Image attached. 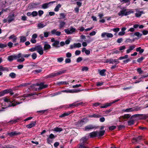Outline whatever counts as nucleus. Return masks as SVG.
Wrapping results in <instances>:
<instances>
[{
    "instance_id": "nucleus-55",
    "label": "nucleus",
    "mask_w": 148,
    "mask_h": 148,
    "mask_svg": "<svg viewBox=\"0 0 148 148\" xmlns=\"http://www.w3.org/2000/svg\"><path fill=\"white\" fill-rule=\"evenodd\" d=\"M23 57H21V58H19L17 59V61L18 62H22L25 61V59L23 58Z\"/></svg>"
},
{
    "instance_id": "nucleus-48",
    "label": "nucleus",
    "mask_w": 148,
    "mask_h": 148,
    "mask_svg": "<svg viewBox=\"0 0 148 148\" xmlns=\"http://www.w3.org/2000/svg\"><path fill=\"white\" fill-rule=\"evenodd\" d=\"M116 128V126L114 125L109 126V129L111 131L114 130Z\"/></svg>"
},
{
    "instance_id": "nucleus-61",
    "label": "nucleus",
    "mask_w": 148,
    "mask_h": 148,
    "mask_svg": "<svg viewBox=\"0 0 148 148\" xmlns=\"http://www.w3.org/2000/svg\"><path fill=\"white\" fill-rule=\"evenodd\" d=\"M7 47V45L3 43H0V48H3Z\"/></svg>"
},
{
    "instance_id": "nucleus-12",
    "label": "nucleus",
    "mask_w": 148,
    "mask_h": 148,
    "mask_svg": "<svg viewBox=\"0 0 148 148\" xmlns=\"http://www.w3.org/2000/svg\"><path fill=\"white\" fill-rule=\"evenodd\" d=\"M71 90H69L68 89L67 90H63L57 92L53 94H52V95H53V96H55L56 95L61 94H62V92H65L68 93H69V92H71Z\"/></svg>"
},
{
    "instance_id": "nucleus-18",
    "label": "nucleus",
    "mask_w": 148,
    "mask_h": 148,
    "mask_svg": "<svg viewBox=\"0 0 148 148\" xmlns=\"http://www.w3.org/2000/svg\"><path fill=\"white\" fill-rule=\"evenodd\" d=\"M10 90H4L0 92V97L4 96L5 94L10 92Z\"/></svg>"
},
{
    "instance_id": "nucleus-45",
    "label": "nucleus",
    "mask_w": 148,
    "mask_h": 148,
    "mask_svg": "<svg viewBox=\"0 0 148 148\" xmlns=\"http://www.w3.org/2000/svg\"><path fill=\"white\" fill-rule=\"evenodd\" d=\"M6 148H17L16 146L11 145H6Z\"/></svg>"
},
{
    "instance_id": "nucleus-37",
    "label": "nucleus",
    "mask_w": 148,
    "mask_h": 148,
    "mask_svg": "<svg viewBox=\"0 0 148 148\" xmlns=\"http://www.w3.org/2000/svg\"><path fill=\"white\" fill-rule=\"evenodd\" d=\"M105 132V130H103L98 132V136L100 137L103 136Z\"/></svg>"
},
{
    "instance_id": "nucleus-63",
    "label": "nucleus",
    "mask_w": 148,
    "mask_h": 148,
    "mask_svg": "<svg viewBox=\"0 0 148 148\" xmlns=\"http://www.w3.org/2000/svg\"><path fill=\"white\" fill-rule=\"evenodd\" d=\"M112 30L114 32L117 33L120 30V28H116L113 29Z\"/></svg>"
},
{
    "instance_id": "nucleus-43",
    "label": "nucleus",
    "mask_w": 148,
    "mask_h": 148,
    "mask_svg": "<svg viewBox=\"0 0 148 148\" xmlns=\"http://www.w3.org/2000/svg\"><path fill=\"white\" fill-rule=\"evenodd\" d=\"M134 111V110L132 108H128L124 110V111L126 112H133Z\"/></svg>"
},
{
    "instance_id": "nucleus-50",
    "label": "nucleus",
    "mask_w": 148,
    "mask_h": 148,
    "mask_svg": "<svg viewBox=\"0 0 148 148\" xmlns=\"http://www.w3.org/2000/svg\"><path fill=\"white\" fill-rule=\"evenodd\" d=\"M8 68L6 67H3L2 66H0V71H7Z\"/></svg>"
},
{
    "instance_id": "nucleus-3",
    "label": "nucleus",
    "mask_w": 148,
    "mask_h": 148,
    "mask_svg": "<svg viewBox=\"0 0 148 148\" xmlns=\"http://www.w3.org/2000/svg\"><path fill=\"white\" fill-rule=\"evenodd\" d=\"M21 56L22 54L19 53L17 55H11L8 56V59L10 62H11L14 60L21 58Z\"/></svg>"
},
{
    "instance_id": "nucleus-25",
    "label": "nucleus",
    "mask_w": 148,
    "mask_h": 148,
    "mask_svg": "<svg viewBox=\"0 0 148 148\" xmlns=\"http://www.w3.org/2000/svg\"><path fill=\"white\" fill-rule=\"evenodd\" d=\"M106 71V70L105 69H103L100 70L99 72V73L100 75L102 76H105L106 75L105 73V72Z\"/></svg>"
},
{
    "instance_id": "nucleus-28",
    "label": "nucleus",
    "mask_w": 148,
    "mask_h": 148,
    "mask_svg": "<svg viewBox=\"0 0 148 148\" xmlns=\"http://www.w3.org/2000/svg\"><path fill=\"white\" fill-rule=\"evenodd\" d=\"M69 84V82H66V81L60 82H58L57 83V84L59 86L61 85H68Z\"/></svg>"
},
{
    "instance_id": "nucleus-29",
    "label": "nucleus",
    "mask_w": 148,
    "mask_h": 148,
    "mask_svg": "<svg viewBox=\"0 0 148 148\" xmlns=\"http://www.w3.org/2000/svg\"><path fill=\"white\" fill-rule=\"evenodd\" d=\"M101 116L99 114H93L92 115H91L89 116V117L92 118V117H94V118H99Z\"/></svg>"
},
{
    "instance_id": "nucleus-35",
    "label": "nucleus",
    "mask_w": 148,
    "mask_h": 148,
    "mask_svg": "<svg viewBox=\"0 0 148 148\" xmlns=\"http://www.w3.org/2000/svg\"><path fill=\"white\" fill-rule=\"evenodd\" d=\"M134 121L133 120H130L127 121L128 124L129 126H131L134 125Z\"/></svg>"
},
{
    "instance_id": "nucleus-1",
    "label": "nucleus",
    "mask_w": 148,
    "mask_h": 148,
    "mask_svg": "<svg viewBox=\"0 0 148 148\" xmlns=\"http://www.w3.org/2000/svg\"><path fill=\"white\" fill-rule=\"evenodd\" d=\"M121 9L122 10L118 13L119 16H127L134 12L131 9L130 10L125 8H123Z\"/></svg>"
},
{
    "instance_id": "nucleus-51",
    "label": "nucleus",
    "mask_w": 148,
    "mask_h": 148,
    "mask_svg": "<svg viewBox=\"0 0 148 148\" xmlns=\"http://www.w3.org/2000/svg\"><path fill=\"white\" fill-rule=\"evenodd\" d=\"M128 57V55L127 54H126L124 56H121L119 58V59L120 60H121L123 59H127Z\"/></svg>"
},
{
    "instance_id": "nucleus-47",
    "label": "nucleus",
    "mask_w": 148,
    "mask_h": 148,
    "mask_svg": "<svg viewBox=\"0 0 148 148\" xmlns=\"http://www.w3.org/2000/svg\"><path fill=\"white\" fill-rule=\"evenodd\" d=\"M74 44L75 45V48H79L81 47V45L80 43H74Z\"/></svg>"
},
{
    "instance_id": "nucleus-59",
    "label": "nucleus",
    "mask_w": 148,
    "mask_h": 148,
    "mask_svg": "<svg viewBox=\"0 0 148 148\" xmlns=\"http://www.w3.org/2000/svg\"><path fill=\"white\" fill-rule=\"evenodd\" d=\"M58 62H61L64 60V59L62 57L58 58L57 59Z\"/></svg>"
},
{
    "instance_id": "nucleus-41",
    "label": "nucleus",
    "mask_w": 148,
    "mask_h": 148,
    "mask_svg": "<svg viewBox=\"0 0 148 148\" xmlns=\"http://www.w3.org/2000/svg\"><path fill=\"white\" fill-rule=\"evenodd\" d=\"M9 76L12 78H14L16 77V74L15 73L12 72L10 74Z\"/></svg>"
},
{
    "instance_id": "nucleus-26",
    "label": "nucleus",
    "mask_w": 148,
    "mask_h": 148,
    "mask_svg": "<svg viewBox=\"0 0 148 148\" xmlns=\"http://www.w3.org/2000/svg\"><path fill=\"white\" fill-rule=\"evenodd\" d=\"M20 43L24 42L26 41L27 40L26 37L23 36H21L20 37Z\"/></svg>"
},
{
    "instance_id": "nucleus-54",
    "label": "nucleus",
    "mask_w": 148,
    "mask_h": 148,
    "mask_svg": "<svg viewBox=\"0 0 148 148\" xmlns=\"http://www.w3.org/2000/svg\"><path fill=\"white\" fill-rule=\"evenodd\" d=\"M38 15V12L36 11H34L32 13V15L33 17L37 16Z\"/></svg>"
},
{
    "instance_id": "nucleus-42",
    "label": "nucleus",
    "mask_w": 148,
    "mask_h": 148,
    "mask_svg": "<svg viewBox=\"0 0 148 148\" xmlns=\"http://www.w3.org/2000/svg\"><path fill=\"white\" fill-rule=\"evenodd\" d=\"M45 25H44L43 24L41 23H38V25L37 27L39 28H42L44 27Z\"/></svg>"
},
{
    "instance_id": "nucleus-10",
    "label": "nucleus",
    "mask_w": 148,
    "mask_h": 148,
    "mask_svg": "<svg viewBox=\"0 0 148 148\" xmlns=\"http://www.w3.org/2000/svg\"><path fill=\"white\" fill-rule=\"evenodd\" d=\"M120 100V99H118L117 100H114L112 102L110 103H108L105 104H104V106H100V108H106L109 106H110L112 104H113L116 102H118Z\"/></svg>"
},
{
    "instance_id": "nucleus-39",
    "label": "nucleus",
    "mask_w": 148,
    "mask_h": 148,
    "mask_svg": "<svg viewBox=\"0 0 148 148\" xmlns=\"http://www.w3.org/2000/svg\"><path fill=\"white\" fill-rule=\"evenodd\" d=\"M61 7V5L59 4L57 5L55 7L54 9V11L55 12H58L59 10V9Z\"/></svg>"
},
{
    "instance_id": "nucleus-44",
    "label": "nucleus",
    "mask_w": 148,
    "mask_h": 148,
    "mask_svg": "<svg viewBox=\"0 0 148 148\" xmlns=\"http://www.w3.org/2000/svg\"><path fill=\"white\" fill-rule=\"evenodd\" d=\"M32 58L33 60H35L37 57V55L36 53H34L31 55Z\"/></svg>"
},
{
    "instance_id": "nucleus-22",
    "label": "nucleus",
    "mask_w": 148,
    "mask_h": 148,
    "mask_svg": "<svg viewBox=\"0 0 148 148\" xmlns=\"http://www.w3.org/2000/svg\"><path fill=\"white\" fill-rule=\"evenodd\" d=\"M60 42L59 41L56 40L52 44V45L54 47L58 48L60 47V46L58 45L59 44Z\"/></svg>"
},
{
    "instance_id": "nucleus-20",
    "label": "nucleus",
    "mask_w": 148,
    "mask_h": 148,
    "mask_svg": "<svg viewBox=\"0 0 148 148\" xmlns=\"http://www.w3.org/2000/svg\"><path fill=\"white\" fill-rule=\"evenodd\" d=\"M145 139L144 138V137L142 136H139L136 138H133V140H134L136 142H138L139 140H144Z\"/></svg>"
},
{
    "instance_id": "nucleus-57",
    "label": "nucleus",
    "mask_w": 148,
    "mask_h": 148,
    "mask_svg": "<svg viewBox=\"0 0 148 148\" xmlns=\"http://www.w3.org/2000/svg\"><path fill=\"white\" fill-rule=\"evenodd\" d=\"M144 58H145L143 57H141V58H138L137 60V61L138 62L140 63L143 60Z\"/></svg>"
},
{
    "instance_id": "nucleus-7",
    "label": "nucleus",
    "mask_w": 148,
    "mask_h": 148,
    "mask_svg": "<svg viewBox=\"0 0 148 148\" xmlns=\"http://www.w3.org/2000/svg\"><path fill=\"white\" fill-rule=\"evenodd\" d=\"M97 127L92 124H89L85 127L84 129L85 131H89L94 129H97Z\"/></svg>"
},
{
    "instance_id": "nucleus-4",
    "label": "nucleus",
    "mask_w": 148,
    "mask_h": 148,
    "mask_svg": "<svg viewBox=\"0 0 148 148\" xmlns=\"http://www.w3.org/2000/svg\"><path fill=\"white\" fill-rule=\"evenodd\" d=\"M76 102H75L68 105L62 106H61V107L62 108H64L65 109L68 108L73 109L75 107H77Z\"/></svg>"
},
{
    "instance_id": "nucleus-17",
    "label": "nucleus",
    "mask_w": 148,
    "mask_h": 148,
    "mask_svg": "<svg viewBox=\"0 0 148 148\" xmlns=\"http://www.w3.org/2000/svg\"><path fill=\"white\" fill-rule=\"evenodd\" d=\"M51 33L52 34H56V36H60L61 34V32L59 31H56V30L54 29L52 30Z\"/></svg>"
},
{
    "instance_id": "nucleus-64",
    "label": "nucleus",
    "mask_w": 148,
    "mask_h": 148,
    "mask_svg": "<svg viewBox=\"0 0 148 148\" xmlns=\"http://www.w3.org/2000/svg\"><path fill=\"white\" fill-rule=\"evenodd\" d=\"M137 71L140 74H141L143 72V71L141 70V68H138L137 69Z\"/></svg>"
},
{
    "instance_id": "nucleus-58",
    "label": "nucleus",
    "mask_w": 148,
    "mask_h": 148,
    "mask_svg": "<svg viewBox=\"0 0 148 148\" xmlns=\"http://www.w3.org/2000/svg\"><path fill=\"white\" fill-rule=\"evenodd\" d=\"M43 82H41L40 83H36L35 84H34L33 85L35 86H39V87H41V86H42Z\"/></svg>"
},
{
    "instance_id": "nucleus-27",
    "label": "nucleus",
    "mask_w": 148,
    "mask_h": 148,
    "mask_svg": "<svg viewBox=\"0 0 148 148\" xmlns=\"http://www.w3.org/2000/svg\"><path fill=\"white\" fill-rule=\"evenodd\" d=\"M40 3H33L29 4L30 7L32 8H36V6L39 5Z\"/></svg>"
},
{
    "instance_id": "nucleus-46",
    "label": "nucleus",
    "mask_w": 148,
    "mask_h": 148,
    "mask_svg": "<svg viewBox=\"0 0 148 148\" xmlns=\"http://www.w3.org/2000/svg\"><path fill=\"white\" fill-rule=\"evenodd\" d=\"M66 16V15L63 13H61L60 14V16L61 19H63L65 18Z\"/></svg>"
},
{
    "instance_id": "nucleus-30",
    "label": "nucleus",
    "mask_w": 148,
    "mask_h": 148,
    "mask_svg": "<svg viewBox=\"0 0 148 148\" xmlns=\"http://www.w3.org/2000/svg\"><path fill=\"white\" fill-rule=\"evenodd\" d=\"M48 85L47 84H45L44 85V83L43 82L42 86H41V87H39L38 88V90H40L44 88H47L48 87Z\"/></svg>"
},
{
    "instance_id": "nucleus-52",
    "label": "nucleus",
    "mask_w": 148,
    "mask_h": 148,
    "mask_svg": "<svg viewBox=\"0 0 148 148\" xmlns=\"http://www.w3.org/2000/svg\"><path fill=\"white\" fill-rule=\"evenodd\" d=\"M31 56V54H22L21 57H23L25 58H28Z\"/></svg>"
},
{
    "instance_id": "nucleus-33",
    "label": "nucleus",
    "mask_w": 148,
    "mask_h": 148,
    "mask_svg": "<svg viewBox=\"0 0 148 148\" xmlns=\"http://www.w3.org/2000/svg\"><path fill=\"white\" fill-rule=\"evenodd\" d=\"M20 119L18 118H17L15 120H10L9 123H10V124H15L16 123L18 122V120H19Z\"/></svg>"
},
{
    "instance_id": "nucleus-23",
    "label": "nucleus",
    "mask_w": 148,
    "mask_h": 148,
    "mask_svg": "<svg viewBox=\"0 0 148 148\" xmlns=\"http://www.w3.org/2000/svg\"><path fill=\"white\" fill-rule=\"evenodd\" d=\"M52 130L57 132H60L62 131L63 130V129L61 128L56 127L54 128L53 130Z\"/></svg>"
},
{
    "instance_id": "nucleus-5",
    "label": "nucleus",
    "mask_w": 148,
    "mask_h": 148,
    "mask_svg": "<svg viewBox=\"0 0 148 148\" xmlns=\"http://www.w3.org/2000/svg\"><path fill=\"white\" fill-rule=\"evenodd\" d=\"M88 139L87 137H85L82 138L80 140L81 143L79 147V148H83L84 147V145L86 143Z\"/></svg>"
},
{
    "instance_id": "nucleus-8",
    "label": "nucleus",
    "mask_w": 148,
    "mask_h": 148,
    "mask_svg": "<svg viewBox=\"0 0 148 148\" xmlns=\"http://www.w3.org/2000/svg\"><path fill=\"white\" fill-rule=\"evenodd\" d=\"M21 134V133L20 132L15 131L11 132H8L7 133V135H8L10 137H13L14 136L20 135Z\"/></svg>"
},
{
    "instance_id": "nucleus-32",
    "label": "nucleus",
    "mask_w": 148,
    "mask_h": 148,
    "mask_svg": "<svg viewBox=\"0 0 148 148\" xmlns=\"http://www.w3.org/2000/svg\"><path fill=\"white\" fill-rule=\"evenodd\" d=\"M22 103V101L20 102L16 101V104H15L14 103H12V104L8 105V107H12V106L14 107V106H16V105H17L19 104Z\"/></svg>"
},
{
    "instance_id": "nucleus-19",
    "label": "nucleus",
    "mask_w": 148,
    "mask_h": 148,
    "mask_svg": "<svg viewBox=\"0 0 148 148\" xmlns=\"http://www.w3.org/2000/svg\"><path fill=\"white\" fill-rule=\"evenodd\" d=\"M54 2L53 1L50 2L49 3H46L43 4L42 5V8L43 9H46L48 8L49 7V5L51 3H53Z\"/></svg>"
},
{
    "instance_id": "nucleus-21",
    "label": "nucleus",
    "mask_w": 148,
    "mask_h": 148,
    "mask_svg": "<svg viewBox=\"0 0 148 148\" xmlns=\"http://www.w3.org/2000/svg\"><path fill=\"white\" fill-rule=\"evenodd\" d=\"M136 11L138 12L137 13H136L135 14V16L137 17H139L142 14H144L143 11H138V9H136Z\"/></svg>"
},
{
    "instance_id": "nucleus-56",
    "label": "nucleus",
    "mask_w": 148,
    "mask_h": 148,
    "mask_svg": "<svg viewBox=\"0 0 148 148\" xmlns=\"http://www.w3.org/2000/svg\"><path fill=\"white\" fill-rule=\"evenodd\" d=\"M142 115H140V116H141L142 117L141 118L143 119H147L148 118V116L145 115V114H142Z\"/></svg>"
},
{
    "instance_id": "nucleus-49",
    "label": "nucleus",
    "mask_w": 148,
    "mask_h": 148,
    "mask_svg": "<svg viewBox=\"0 0 148 148\" xmlns=\"http://www.w3.org/2000/svg\"><path fill=\"white\" fill-rule=\"evenodd\" d=\"M47 110H41L37 111V113H40L41 114H42L46 112L47 111Z\"/></svg>"
},
{
    "instance_id": "nucleus-11",
    "label": "nucleus",
    "mask_w": 148,
    "mask_h": 148,
    "mask_svg": "<svg viewBox=\"0 0 148 148\" xmlns=\"http://www.w3.org/2000/svg\"><path fill=\"white\" fill-rule=\"evenodd\" d=\"M85 124V121L83 120H79L78 121L75 123V125L77 127H81L83 125Z\"/></svg>"
},
{
    "instance_id": "nucleus-9",
    "label": "nucleus",
    "mask_w": 148,
    "mask_h": 148,
    "mask_svg": "<svg viewBox=\"0 0 148 148\" xmlns=\"http://www.w3.org/2000/svg\"><path fill=\"white\" fill-rule=\"evenodd\" d=\"M36 51H37L40 55H42L43 53V50L40 45L36 46Z\"/></svg>"
},
{
    "instance_id": "nucleus-34",
    "label": "nucleus",
    "mask_w": 148,
    "mask_h": 148,
    "mask_svg": "<svg viewBox=\"0 0 148 148\" xmlns=\"http://www.w3.org/2000/svg\"><path fill=\"white\" fill-rule=\"evenodd\" d=\"M60 24L59 25V28L60 29H61V28H62V27H64V26L66 24V23L64 22L63 21H60Z\"/></svg>"
},
{
    "instance_id": "nucleus-62",
    "label": "nucleus",
    "mask_w": 148,
    "mask_h": 148,
    "mask_svg": "<svg viewBox=\"0 0 148 148\" xmlns=\"http://www.w3.org/2000/svg\"><path fill=\"white\" fill-rule=\"evenodd\" d=\"M130 115L129 114H127L124 115L123 116V118L124 119H127L130 117Z\"/></svg>"
},
{
    "instance_id": "nucleus-31",
    "label": "nucleus",
    "mask_w": 148,
    "mask_h": 148,
    "mask_svg": "<svg viewBox=\"0 0 148 148\" xmlns=\"http://www.w3.org/2000/svg\"><path fill=\"white\" fill-rule=\"evenodd\" d=\"M144 50L143 49H141V47H139L136 49V51L137 52H139L140 53H142L144 52Z\"/></svg>"
},
{
    "instance_id": "nucleus-53",
    "label": "nucleus",
    "mask_w": 148,
    "mask_h": 148,
    "mask_svg": "<svg viewBox=\"0 0 148 148\" xmlns=\"http://www.w3.org/2000/svg\"><path fill=\"white\" fill-rule=\"evenodd\" d=\"M4 101L5 102H10L12 103V101H11L8 98L6 97H4Z\"/></svg>"
},
{
    "instance_id": "nucleus-14",
    "label": "nucleus",
    "mask_w": 148,
    "mask_h": 148,
    "mask_svg": "<svg viewBox=\"0 0 148 148\" xmlns=\"http://www.w3.org/2000/svg\"><path fill=\"white\" fill-rule=\"evenodd\" d=\"M98 132L97 131H94L89 134L90 138H95L97 136Z\"/></svg>"
},
{
    "instance_id": "nucleus-2",
    "label": "nucleus",
    "mask_w": 148,
    "mask_h": 148,
    "mask_svg": "<svg viewBox=\"0 0 148 148\" xmlns=\"http://www.w3.org/2000/svg\"><path fill=\"white\" fill-rule=\"evenodd\" d=\"M66 70L60 71L56 73H51L47 76V77L48 78H52L57 76H58L60 75H62L63 74L65 73Z\"/></svg>"
},
{
    "instance_id": "nucleus-16",
    "label": "nucleus",
    "mask_w": 148,
    "mask_h": 148,
    "mask_svg": "<svg viewBox=\"0 0 148 148\" xmlns=\"http://www.w3.org/2000/svg\"><path fill=\"white\" fill-rule=\"evenodd\" d=\"M36 121H32L31 122V123L28 125H26V127L29 128H31L34 127L36 124Z\"/></svg>"
},
{
    "instance_id": "nucleus-38",
    "label": "nucleus",
    "mask_w": 148,
    "mask_h": 148,
    "mask_svg": "<svg viewBox=\"0 0 148 148\" xmlns=\"http://www.w3.org/2000/svg\"><path fill=\"white\" fill-rule=\"evenodd\" d=\"M69 115V114L68 113V112H64L63 114L60 115L59 117L62 118L67 116Z\"/></svg>"
},
{
    "instance_id": "nucleus-24",
    "label": "nucleus",
    "mask_w": 148,
    "mask_h": 148,
    "mask_svg": "<svg viewBox=\"0 0 148 148\" xmlns=\"http://www.w3.org/2000/svg\"><path fill=\"white\" fill-rule=\"evenodd\" d=\"M51 48L50 45L48 44H45L44 47V50L46 51Z\"/></svg>"
},
{
    "instance_id": "nucleus-13",
    "label": "nucleus",
    "mask_w": 148,
    "mask_h": 148,
    "mask_svg": "<svg viewBox=\"0 0 148 148\" xmlns=\"http://www.w3.org/2000/svg\"><path fill=\"white\" fill-rule=\"evenodd\" d=\"M101 36L102 38H103L106 36L108 38H112L113 36L112 34L105 32L102 33Z\"/></svg>"
},
{
    "instance_id": "nucleus-60",
    "label": "nucleus",
    "mask_w": 148,
    "mask_h": 148,
    "mask_svg": "<svg viewBox=\"0 0 148 148\" xmlns=\"http://www.w3.org/2000/svg\"><path fill=\"white\" fill-rule=\"evenodd\" d=\"M71 62V59L69 58H67L65 59V62L66 63H69Z\"/></svg>"
},
{
    "instance_id": "nucleus-15",
    "label": "nucleus",
    "mask_w": 148,
    "mask_h": 148,
    "mask_svg": "<svg viewBox=\"0 0 148 148\" xmlns=\"http://www.w3.org/2000/svg\"><path fill=\"white\" fill-rule=\"evenodd\" d=\"M14 17V14L9 15L8 17V22L10 23L11 22L13 21L15 19Z\"/></svg>"
},
{
    "instance_id": "nucleus-36",
    "label": "nucleus",
    "mask_w": 148,
    "mask_h": 148,
    "mask_svg": "<svg viewBox=\"0 0 148 148\" xmlns=\"http://www.w3.org/2000/svg\"><path fill=\"white\" fill-rule=\"evenodd\" d=\"M135 35L138 37H140L141 36H142V34L140 33L139 32H136L134 33V35H131L132 36H134Z\"/></svg>"
},
{
    "instance_id": "nucleus-40",
    "label": "nucleus",
    "mask_w": 148,
    "mask_h": 148,
    "mask_svg": "<svg viewBox=\"0 0 148 148\" xmlns=\"http://www.w3.org/2000/svg\"><path fill=\"white\" fill-rule=\"evenodd\" d=\"M114 60L113 59H107L106 61V63H109L110 64H114Z\"/></svg>"
},
{
    "instance_id": "nucleus-6",
    "label": "nucleus",
    "mask_w": 148,
    "mask_h": 148,
    "mask_svg": "<svg viewBox=\"0 0 148 148\" xmlns=\"http://www.w3.org/2000/svg\"><path fill=\"white\" fill-rule=\"evenodd\" d=\"M65 33L67 34H72L75 32L76 31V29L74 28L73 27H70V29H66L64 30Z\"/></svg>"
}]
</instances>
